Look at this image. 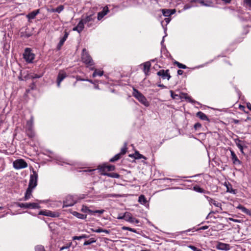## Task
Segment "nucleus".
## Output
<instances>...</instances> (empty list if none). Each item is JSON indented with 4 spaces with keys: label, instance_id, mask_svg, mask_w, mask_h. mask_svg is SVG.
Instances as JSON below:
<instances>
[{
    "label": "nucleus",
    "instance_id": "f257e3e1",
    "mask_svg": "<svg viewBox=\"0 0 251 251\" xmlns=\"http://www.w3.org/2000/svg\"><path fill=\"white\" fill-rule=\"evenodd\" d=\"M81 59L82 62L87 66H92L94 65V61L86 49L82 50L81 54Z\"/></svg>",
    "mask_w": 251,
    "mask_h": 251
},
{
    "label": "nucleus",
    "instance_id": "f03ea898",
    "mask_svg": "<svg viewBox=\"0 0 251 251\" xmlns=\"http://www.w3.org/2000/svg\"><path fill=\"white\" fill-rule=\"evenodd\" d=\"M31 51L32 50L30 48H26L25 49L23 53V58L27 63L32 62L35 58V54Z\"/></svg>",
    "mask_w": 251,
    "mask_h": 251
},
{
    "label": "nucleus",
    "instance_id": "7ed1b4c3",
    "mask_svg": "<svg viewBox=\"0 0 251 251\" xmlns=\"http://www.w3.org/2000/svg\"><path fill=\"white\" fill-rule=\"evenodd\" d=\"M127 143L125 142L124 143V147L121 150L120 152L116 154L112 158H111L109 160V162H114L115 161H117L122 157V155H124V154H125L127 150Z\"/></svg>",
    "mask_w": 251,
    "mask_h": 251
},
{
    "label": "nucleus",
    "instance_id": "20e7f679",
    "mask_svg": "<svg viewBox=\"0 0 251 251\" xmlns=\"http://www.w3.org/2000/svg\"><path fill=\"white\" fill-rule=\"evenodd\" d=\"M18 207L25 209H39L40 206L37 203H18Z\"/></svg>",
    "mask_w": 251,
    "mask_h": 251
},
{
    "label": "nucleus",
    "instance_id": "39448f33",
    "mask_svg": "<svg viewBox=\"0 0 251 251\" xmlns=\"http://www.w3.org/2000/svg\"><path fill=\"white\" fill-rule=\"evenodd\" d=\"M32 173L33 174L30 176V179L28 186L35 188L37 185V179L38 176L37 173L34 170H33Z\"/></svg>",
    "mask_w": 251,
    "mask_h": 251
},
{
    "label": "nucleus",
    "instance_id": "423d86ee",
    "mask_svg": "<svg viewBox=\"0 0 251 251\" xmlns=\"http://www.w3.org/2000/svg\"><path fill=\"white\" fill-rule=\"evenodd\" d=\"M27 164L24 159H17L13 162V167L16 169L27 167Z\"/></svg>",
    "mask_w": 251,
    "mask_h": 251
},
{
    "label": "nucleus",
    "instance_id": "0eeeda50",
    "mask_svg": "<svg viewBox=\"0 0 251 251\" xmlns=\"http://www.w3.org/2000/svg\"><path fill=\"white\" fill-rule=\"evenodd\" d=\"M169 72V70L168 69L166 70H160L157 72V75L161 76V78L163 79H167L168 80H169L171 77Z\"/></svg>",
    "mask_w": 251,
    "mask_h": 251
},
{
    "label": "nucleus",
    "instance_id": "6e6552de",
    "mask_svg": "<svg viewBox=\"0 0 251 251\" xmlns=\"http://www.w3.org/2000/svg\"><path fill=\"white\" fill-rule=\"evenodd\" d=\"M76 203V201L73 199L72 196H68L66 198V201H64L63 207L72 206Z\"/></svg>",
    "mask_w": 251,
    "mask_h": 251
},
{
    "label": "nucleus",
    "instance_id": "1a4fd4ad",
    "mask_svg": "<svg viewBox=\"0 0 251 251\" xmlns=\"http://www.w3.org/2000/svg\"><path fill=\"white\" fill-rule=\"evenodd\" d=\"M235 144L238 148L239 149L241 153L245 154L244 152V149L247 148V146L245 145V141L240 140L239 138L235 139L234 140Z\"/></svg>",
    "mask_w": 251,
    "mask_h": 251
},
{
    "label": "nucleus",
    "instance_id": "9d476101",
    "mask_svg": "<svg viewBox=\"0 0 251 251\" xmlns=\"http://www.w3.org/2000/svg\"><path fill=\"white\" fill-rule=\"evenodd\" d=\"M67 76V74L65 71H64L63 70H61L59 71L57 78V83L58 87L60 86L61 81L65 78H66Z\"/></svg>",
    "mask_w": 251,
    "mask_h": 251
},
{
    "label": "nucleus",
    "instance_id": "9b49d317",
    "mask_svg": "<svg viewBox=\"0 0 251 251\" xmlns=\"http://www.w3.org/2000/svg\"><path fill=\"white\" fill-rule=\"evenodd\" d=\"M216 248L218 250L223 251H228L230 249V246L229 244L218 242L216 246Z\"/></svg>",
    "mask_w": 251,
    "mask_h": 251
},
{
    "label": "nucleus",
    "instance_id": "f8f14e48",
    "mask_svg": "<svg viewBox=\"0 0 251 251\" xmlns=\"http://www.w3.org/2000/svg\"><path fill=\"white\" fill-rule=\"evenodd\" d=\"M108 12V8L107 6L104 7L101 11L98 13V20H100Z\"/></svg>",
    "mask_w": 251,
    "mask_h": 251
},
{
    "label": "nucleus",
    "instance_id": "ddd939ff",
    "mask_svg": "<svg viewBox=\"0 0 251 251\" xmlns=\"http://www.w3.org/2000/svg\"><path fill=\"white\" fill-rule=\"evenodd\" d=\"M107 164L106 163H103L101 165H99L97 169L100 173V175L102 176H104L103 173H108L107 172Z\"/></svg>",
    "mask_w": 251,
    "mask_h": 251
},
{
    "label": "nucleus",
    "instance_id": "4468645a",
    "mask_svg": "<svg viewBox=\"0 0 251 251\" xmlns=\"http://www.w3.org/2000/svg\"><path fill=\"white\" fill-rule=\"evenodd\" d=\"M34 188H33L32 187H30L28 186V188L26 189V191L25 192V197L24 198L25 201H27L30 198V197L32 195V190Z\"/></svg>",
    "mask_w": 251,
    "mask_h": 251
},
{
    "label": "nucleus",
    "instance_id": "2eb2a0df",
    "mask_svg": "<svg viewBox=\"0 0 251 251\" xmlns=\"http://www.w3.org/2000/svg\"><path fill=\"white\" fill-rule=\"evenodd\" d=\"M230 152H231V159L232 160L233 164H240L241 161L237 158V157L236 154L234 153V152L231 150H230Z\"/></svg>",
    "mask_w": 251,
    "mask_h": 251
},
{
    "label": "nucleus",
    "instance_id": "dca6fc26",
    "mask_svg": "<svg viewBox=\"0 0 251 251\" xmlns=\"http://www.w3.org/2000/svg\"><path fill=\"white\" fill-rule=\"evenodd\" d=\"M131 216H132V214L130 213L126 212L124 214V215L123 216H119L118 217V219H124L126 221L129 222Z\"/></svg>",
    "mask_w": 251,
    "mask_h": 251
},
{
    "label": "nucleus",
    "instance_id": "f3484780",
    "mask_svg": "<svg viewBox=\"0 0 251 251\" xmlns=\"http://www.w3.org/2000/svg\"><path fill=\"white\" fill-rule=\"evenodd\" d=\"M225 185L226 186L227 192H229L234 194H235L236 193V190L233 189L232 188V185L230 183L225 182Z\"/></svg>",
    "mask_w": 251,
    "mask_h": 251
},
{
    "label": "nucleus",
    "instance_id": "a211bd4d",
    "mask_svg": "<svg viewBox=\"0 0 251 251\" xmlns=\"http://www.w3.org/2000/svg\"><path fill=\"white\" fill-rule=\"evenodd\" d=\"M40 10L37 9L36 10H34L32 11L31 12L29 13L28 15H27L26 17L27 18L30 20V19H34L36 16L39 13Z\"/></svg>",
    "mask_w": 251,
    "mask_h": 251
},
{
    "label": "nucleus",
    "instance_id": "6ab92c4d",
    "mask_svg": "<svg viewBox=\"0 0 251 251\" xmlns=\"http://www.w3.org/2000/svg\"><path fill=\"white\" fill-rule=\"evenodd\" d=\"M144 66V72L146 74V75H148V73L150 70V67L151 66V64L150 62H146L143 64Z\"/></svg>",
    "mask_w": 251,
    "mask_h": 251
},
{
    "label": "nucleus",
    "instance_id": "aec40b11",
    "mask_svg": "<svg viewBox=\"0 0 251 251\" xmlns=\"http://www.w3.org/2000/svg\"><path fill=\"white\" fill-rule=\"evenodd\" d=\"M138 100L146 106H148L149 105V102L147 101V99L143 95H142L140 97H139V99H138Z\"/></svg>",
    "mask_w": 251,
    "mask_h": 251
},
{
    "label": "nucleus",
    "instance_id": "412c9836",
    "mask_svg": "<svg viewBox=\"0 0 251 251\" xmlns=\"http://www.w3.org/2000/svg\"><path fill=\"white\" fill-rule=\"evenodd\" d=\"M196 116L197 117H199L202 120L209 121V120L208 118L207 117V116L204 113L201 111L197 112L196 114Z\"/></svg>",
    "mask_w": 251,
    "mask_h": 251
},
{
    "label": "nucleus",
    "instance_id": "4be33fe9",
    "mask_svg": "<svg viewBox=\"0 0 251 251\" xmlns=\"http://www.w3.org/2000/svg\"><path fill=\"white\" fill-rule=\"evenodd\" d=\"M81 20L85 24H86L87 23L94 22V18H93V15H91L89 16H87L84 18L82 19Z\"/></svg>",
    "mask_w": 251,
    "mask_h": 251
},
{
    "label": "nucleus",
    "instance_id": "5701e85b",
    "mask_svg": "<svg viewBox=\"0 0 251 251\" xmlns=\"http://www.w3.org/2000/svg\"><path fill=\"white\" fill-rule=\"evenodd\" d=\"M104 176H107L112 178H119L120 177V175L116 173H103Z\"/></svg>",
    "mask_w": 251,
    "mask_h": 251
},
{
    "label": "nucleus",
    "instance_id": "b1692460",
    "mask_svg": "<svg viewBox=\"0 0 251 251\" xmlns=\"http://www.w3.org/2000/svg\"><path fill=\"white\" fill-rule=\"evenodd\" d=\"M72 214L76 217L77 218L80 219H85L87 217V215L82 214L81 213H79L76 211H74L72 212Z\"/></svg>",
    "mask_w": 251,
    "mask_h": 251
},
{
    "label": "nucleus",
    "instance_id": "393cba45",
    "mask_svg": "<svg viewBox=\"0 0 251 251\" xmlns=\"http://www.w3.org/2000/svg\"><path fill=\"white\" fill-rule=\"evenodd\" d=\"M206 199L208 200V201L210 203H212L213 205H214L216 207H220L221 206V203L218 202V201L214 200L211 198H209L207 196L206 197Z\"/></svg>",
    "mask_w": 251,
    "mask_h": 251
},
{
    "label": "nucleus",
    "instance_id": "a878e982",
    "mask_svg": "<svg viewBox=\"0 0 251 251\" xmlns=\"http://www.w3.org/2000/svg\"><path fill=\"white\" fill-rule=\"evenodd\" d=\"M91 230H92L93 232H95L97 233H100V232H104L105 234H109V232L108 230L106 229H103L102 228L100 227H99L96 229H94L93 228L90 229Z\"/></svg>",
    "mask_w": 251,
    "mask_h": 251
},
{
    "label": "nucleus",
    "instance_id": "bb28decb",
    "mask_svg": "<svg viewBox=\"0 0 251 251\" xmlns=\"http://www.w3.org/2000/svg\"><path fill=\"white\" fill-rule=\"evenodd\" d=\"M181 95H185L184 99L192 103H195L197 102L195 100L192 99L190 97L188 96L187 93H181Z\"/></svg>",
    "mask_w": 251,
    "mask_h": 251
},
{
    "label": "nucleus",
    "instance_id": "cd10ccee",
    "mask_svg": "<svg viewBox=\"0 0 251 251\" xmlns=\"http://www.w3.org/2000/svg\"><path fill=\"white\" fill-rule=\"evenodd\" d=\"M103 71H99L97 69H95L94 72L92 74V76L93 77H95L98 75L100 76H102L103 75Z\"/></svg>",
    "mask_w": 251,
    "mask_h": 251
},
{
    "label": "nucleus",
    "instance_id": "c85d7f7f",
    "mask_svg": "<svg viewBox=\"0 0 251 251\" xmlns=\"http://www.w3.org/2000/svg\"><path fill=\"white\" fill-rule=\"evenodd\" d=\"M81 211L84 213H88L91 215H93V210L88 208L86 206L83 205L81 208Z\"/></svg>",
    "mask_w": 251,
    "mask_h": 251
},
{
    "label": "nucleus",
    "instance_id": "c756f323",
    "mask_svg": "<svg viewBox=\"0 0 251 251\" xmlns=\"http://www.w3.org/2000/svg\"><path fill=\"white\" fill-rule=\"evenodd\" d=\"M143 94L141 93H140L138 90H137L135 88H133V96L137 100L138 99H139V97H140Z\"/></svg>",
    "mask_w": 251,
    "mask_h": 251
},
{
    "label": "nucleus",
    "instance_id": "7c9ffc66",
    "mask_svg": "<svg viewBox=\"0 0 251 251\" xmlns=\"http://www.w3.org/2000/svg\"><path fill=\"white\" fill-rule=\"evenodd\" d=\"M237 208L241 209L242 212L247 214H249L250 212V210L246 208L245 207L243 206L242 205H239L237 206Z\"/></svg>",
    "mask_w": 251,
    "mask_h": 251
},
{
    "label": "nucleus",
    "instance_id": "2f4dec72",
    "mask_svg": "<svg viewBox=\"0 0 251 251\" xmlns=\"http://www.w3.org/2000/svg\"><path fill=\"white\" fill-rule=\"evenodd\" d=\"M135 159H141V158H143L144 159H147V158L145 156L140 154L138 151H135Z\"/></svg>",
    "mask_w": 251,
    "mask_h": 251
},
{
    "label": "nucleus",
    "instance_id": "473e14b6",
    "mask_svg": "<svg viewBox=\"0 0 251 251\" xmlns=\"http://www.w3.org/2000/svg\"><path fill=\"white\" fill-rule=\"evenodd\" d=\"M84 24H85L81 20L79 21V22L78 23V24H77V25H76L77 28L79 29V30L81 32L83 30V29L84 28Z\"/></svg>",
    "mask_w": 251,
    "mask_h": 251
},
{
    "label": "nucleus",
    "instance_id": "72a5a7b5",
    "mask_svg": "<svg viewBox=\"0 0 251 251\" xmlns=\"http://www.w3.org/2000/svg\"><path fill=\"white\" fill-rule=\"evenodd\" d=\"M170 92L171 93V96L173 99L178 100V99H181L183 98L182 96H179V95H178L177 94H174L173 91H172V90H171Z\"/></svg>",
    "mask_w": 251,
    "mask_h": 251
},
{
    "label": "nucleus",
    "instance_id": "f704fd0d",
    "mask_svg": "<svg viewBox=\"0 0 251 251\" xmlns=\"http://www.w3.org/2000/svg\"><path fill=\"white\" fill-rule=\"evenodd\" d=\"M162 13L163 15L165 17H169L170 16V14H169L170 10V9H161Z\"/></svg>",
    "mask_w": 251,
    "mask_h": 251
},
{
    "label": "nucleus",
    "instance_id": "c9c22d12",
    "mask_svg": "<svg viewBox=\"0 0 251 251\" xmlns=\"http://www.w3.org/2000/svg\"><path fill=\"white\" fill-rule=\"evenodd\" d=\"M174 64L176 65L179 68H180V69H186L187 67V66L185 65H184L183 64H181L180 63H179V62L178 61H175L174 62Z\"/></svg>",
    "mask_w": 251,
    "mask_h": 251
},
{
    "label": "nucleus",
    "instance_id": "e433bc0d",
    "mask_svg": "<svg viewBox=\"0 0 251 251\" xmlns=\"http://www.w3.org/2000/svg\"><path fill=\"white\" fill-rule=\"evenodd\" d=\"M64 9L63 5H60L57 7L55 9H53V12H56L57 13H60Z\"/></svg>",
    "mask_w": 251,
    "mask_h": 251
},
{
    "label": "nucleus",
    "instance_id": "4c0bfd02",
    "mask_svg": "<svg viewBox=\"0 0 251 251\" xmlns=\"http://www.w3.org/2000/svg\"><path fill=\"white\" fill-rule=\"evenodd\" d=\"M138 201L140 203H143L144 204L146 203L147 202L146 199L144 195H141L139 197Z\"/></svg>",
    "mask_w": 251,
    "mask_h": 251
},
{
    "label": "nucleus",
    "instance_id": "58836bf2",
    "mask_svg": "<svg viewBox=\"0 0 251 251\" xmlns=\"http://www.w3.org/2000/svg\"><path fill=\"white\" fill-rule=\"evenodd\" d=\"M65 41L66 40H65L64 39H63V38L61 39V40H60V41L57 46V50H59L61 49V47L63 46V45L64 44Z\"/></svg>",
    "mask_w": 251,
    "mask_h": 251
},
{
    "label": "nucleus",
    "instance_id": "ea45409f",
    "mask_svg": "<svg viewBox=\"0 0 251 251\" xmlns=\"http://www.w3.org/2000/svg\"><path fill=\"white\" fill-rule=\"evenodd\" d=\"M96 241V240H95L94 238H92L87 241H85L83 244V245L86 246V245H90L91 244L94 243Z\"/></svg>",
    "mask_w": 251,
    "mask_h": 251
},
{
    "label": "nucleus",
    "instance_id": "a19ab883",
    "mask_svg": "<svg viewBox=\"0 0 251 251\" xmlns=\"http://www.w3.org/2000/svg\"><path fill=\"white\" fill-rule=\"evenodd\" d=\"M194 190L196 191V192H199V193H204L205 190L200 187L198 186H196L194 187Z\"/></svg>",
    "mask_w": 251,
    "mask_h": 251
},
{
    "label": "nucleus",
    "instance_id": "79ce46f5",
    "mask_svg": "<svg viewBox=\"0 0 251 251\" xmlns=\"http://www.w3.org/2000/svg\"><path fill=\"white\" fill-rule=\"evenodd\" d=\"M43 76V75H37L36 74H30V76H29V78L31 79H34V78H39Z\"/></svg>",
    "mask_w": 251,
    "mask_h": 251
},
{
    "label": "nucleus",
    "instance_id": "37998d69",
    "mask_svg": "<svg viewBox=\"0 0 251 251\" xmlns=\"http://www.w3.org/2000/svg\"><path fill=\"white\" fill-rule=\"evenodd\" d=\"M107 171L110 172L112 171H114L116 169V167L114 165H107Z\"/></svg>",
    "mask_w": 251,
    "mask_h": 251
},
{
    "label": "nucleus",
    "instance_id": "c03bdc74",
    "mask_svg": "<svg viewBox=\"0 0 251 251\" xmlns=\"http://www.w3.org/2000/svg\"><path fill=\"white\" fill-rule=\"evenodd\" d=\"M36 251H46L44 246L42 245H37L35 247Z\"/></svg>",
    "mask_w": 251,
    "mask_h": 251
},
{
    "label": "nucleus",
    "instance_id": "a18cd8bd",
    "mask_svg": "<svg viewBox=\"0 0 251 251\" xmlns=\"http://www.w3.org/2000/svg\"><path fill=\"white\" fill-rule=\"evenodd\" d=\"M120 195L118 194H106L104 196L103 198H107L110 197H114V198H117Z\"/></svg>",
    "mask_w": 251,
    "mask_h": 251
},
{
    "label": "nucleus",
    "instance_id": "49530a36",
    "mask_svg": "<svg viewBox=\"0 0 251 251\" xmlns=\"http://www.w3.org/2000/svg\"><path fill=\"white\" fill-rule=\"evenodd\" d=\"M129 222H130L131 223L138 224L139 223V220L136 219L135 218L132 217V216L130 218V219Z\"/></svg>",
    "mask_w": 251,
    "mask_h": 251
},
{
    "label": "nucleus",
    "instance_id": "de8ad7c7",
    "mask_svg": "<svg viewBox=\"0 0 251 251\" xmlns=\"http://www.w3.org/2000/svg\"><path fill=\"white\" fill-rule=\"evenodd\" d=\"M31 36V34L30 33H27L26 32H21V36L24 37L26 38H28L30 37Z\"/></svg>",
    "mask_w": 251,
    "mask_h": 251
},
{
    "label": "nucleus",
    "instance_id": "09e8293b",
    "mask_svg": "<svg viewBox=\"0 0 251 251\" xmlns=\"http://www.w3.org/2000/svg\"><path fill=\"white\" fill-rule=\"evenodd\" d=\"M47 216L51 217H56V215L54 212H52L50 211H48Z\"/></svg>",
    "mask_w": 251,
    "mask_h": 251
},
{
    "label": "nucleus",
    "instance_id": "8fccbe9b",
    "mask_svg": "<svg viewBox=\"0 0 251 251\" xmlns=\"http://www.w3.org/2000/svg\"><path fill=\"white\" fill-rule=\"evenodd\" d=\"M104 212V210L101 209V210H96L94 211H93V215H94L95 213H98L100 214H101L103 213Z\"/></svg>",
    "mask_w": 251,
    "mask_h": 251
},
{
    "label": "nucleus",
    "instance_id": "3c124183",
    "mask_svg": "<svg viewBox=\"0 0 251 251\" xmlns=\"http://www.w3.org/2000/svg\"><path fill=\"white\" fill-rule=\"evenodd\" d=\"M201 127V125L200 123H197L194 125V128L195 130H198Z\"/></svg>",
    "mask_w": 251,
    "mask_h": 251
},
{
    "label": "nucleus",
    "instance_id": "603ef678",
    "mask_svg": "<svg viewBox=\"0 0 251 251\" xmlns=\"http://www.w3.org/2000/svg\"><path fill=\"white\" fill-rule=\"evenodd\" d=\"M244 3L249 7H251V0H244Z\"/></svg>",
    "mask_w": 251,
    "mask_h": 251
},
{
    "label": "nucleus",
    "instance_id": "864d4df0",
    "mask_svg": "<svg viewBox=\"0 0 251 251\" xmlns=\"http://www.w3.org/2000/svg\"><path fill=\"white\" fill-rule=\"evenodd\" d=\"M189 248H190L191 249H192L194 251H201V250L198 249V248H197L195 246H192V245L189 246Z\"/></svg>",
    "mask_w": 251,
    "mask_h": 251
},
{
    "label": "nucleus",
    "instance_id": "5fc2aeb1",
    "mask_svg": "<svg viewBox=\"0 0 251 251\" xmlns=\"http://www.w3.org/2000/svg\"><path fill=\"white\" fill-rule=\"evenodd\" d=\"M122 228L123 229H127V230H130V231H133L134 232H136V230H135L133 228H130V227H126V226H123L122 227Z\"/></svg>",
    "mask_w": 251,
    "mask_h": 251
},
{
    "label": "nucleus",
    "instance_id": "6e6d98bb",
    "mask_svg": "<svg viewBox=\"0 0 251 251\" xmlns=\"http://www.w3.org/2000/svg\"><path fill=\"white\" fill-rule=\"evenodd\" d=\"M87 236H73V239L74 240H80L81 239H82V238H85ZM88 237L89 236H87Z\"/></svg>",
    "mask_w": 251,
    "mask_h": 251
},
{
    "label": "nucleus",
    "instance_id": "4d7b16f0",
    "mask_svg": "<svg viewBox=\"0 0 251 251\" xmlns=\"http://www.w3.org/2000/svg\"><path fill=\"white\" fill-rule=\"evenodd\" d=\"M76 79L77 81H85L86 79L82 78L79 75H77L76 77Z\"/></svg>",
    "mask_w": 251,
    "mask_h": 251
},
{
    "label": "nucleus",
    "instance_id": "13d9d810",
    "mask_svg": "<svg viewBox=\"0 0 251 251\" xmlns=\"http://www.w3.org/2000/svg\"><path fill=\"white\" fill-rule=\"evenodd\" d=\"M71 244H72V243H70L68 246H63L62 247H61L60 248V251H62V250H63L64 249H67L69 248L71 246Z\"/></svg>",
    "mask_w": 251,
    "mask_h": 251
},
{
    "label": "nucleus",
    "instance_id": "bf43d9fd",
    "mask_svg": "<svg viewBox=\"0 0 251 251\" xmlns=\"http://www.w3.org/2000/svg\"><path fill=\"white\" fill-rule=\"evenodd\" d=\"M40 215H45L47 216L48 211H41L39 212Z\"/></svg>",
    "mask_w": 251,
    "mask_h": 251
},
{
    "label": "nucleus",
    "instance_id": "052dcab7",
    "mask_svg": "<svg viewBox=\"0 0 251 251\" xmlns=\"http://www.w3.org/2000/svg\"><path fill=\"white\" fill-rule=\"evenodd\" d=\"M30 87L31 89L34 90L36 87V85L35 82H33L30 85Z\"/></svg>",
    "mask_w": 251,
    "mask_h": 251
},
{
    "label": "nucleus",
    "instance_id": "680f3d73",
    "mask_svg": "<svg viewBox=\"0 0 251 251\" xmlns=\"http://www.w3.org/2000/svg\"><path fill=\"white\" fill-rule=\"evenodd\" d=\"M68 35H69L67 31H65L64 35L62 38L64 39L65 40H66Z\"/></svg>",
    "mask_w": 251,
    "mask_h": 251
},
{
    "label": "nucleus",
    "instance_id": "e2e57ef3",
    "mask_svg": "<svg viewBox=\"0 0 251 251\" xmlns=\"http://www.w3.org/2000/svg\"><path fill=\"white\" fill-rule=\"evenodd\" d=\"M170 13L169 14H170V16L175 14L176 12V10L175 9H170Z\"/></svg>",
    "mask_w": 251,
    "mask_h": 251
},
{
    "label": "nucleus",
    "instance_id": "0e129e2a",
    "mask_svg": "<svg viewBox=\"0 0 251 251\" xmlns=\"http://www.w3.org/2000/svg\"><path fill=\"white\" fill-rule=\"evenodd\" d=\"M207 228V226H202V227L198 229L197 230H196L195 231L198 232V231H200L201 229H205ZM193 232H195V231H193Z\"/></svg>",
    "mask_w": 251,
    "mask_h": 251
},
{
    "label": "nucleus",
    "instance_id": "69168bd1",
    "mask_svg": "<svg viewBox=\"0 0 251 251\" xmlns=\"http://www.w3.org/2000/svg\"><path fill=\"white\" fill-rule=\"evenodd\" d=\"M73 30L77 31L79 33L81 32V31L79 30V29L77 28L76 26L73 28Z\"/></svg>",
    "mask_w": 251,
    "mask_h": 251
},
{
    "label": "nucleus",
    "instance_id": "338daca9",
    "mask_svg": "<svg viewBox=\"0 0 251 251\" xmlns=\"http://www.w3.org/2000/svg\"><path fill=\"white\" fill-rule=\"evenodd\" d=\"M177 73L178 75H182L183 73V71L181 70H178Z\"/></svg>",
    "mask_w": 251,
    "mask_h": 251
},
{
    "label": "nucleus",
    "instance_id": "774afa93",
    "mask_svg": "<svg viewBox=\"0 0 251 251\" xmlns=\"http://www.w3.org/2000/svg\"><path fill=\"white\" fill-rule=\"evenodd\" d=\"M247 106L248 108L251 111V104L250 103H247Z\"/></svg>",
    "mask_w": 251,
    "mask_h": 251
}]
</instances>
